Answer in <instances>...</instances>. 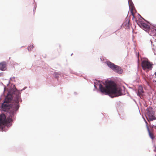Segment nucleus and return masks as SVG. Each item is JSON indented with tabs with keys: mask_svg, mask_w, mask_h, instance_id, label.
Segmentation results:
<instances>
[{
	"mask_svg": "<svg viewBox=\"0 0 156 156\" xmlns=\"http://www.w3.org/2000/svg\"><path fill=\"white\" fill-rule=\"evenodd\" d=\"M13 96L15 98L14 100H12L11 95L6 97L2 105V110L9 112V116L11 118L13 116L14 112L19 108L18 103L20 99V94L18 92L16 91L13 94Z\"/></svg>",
	"mask_w": 156,
	"mask_h": 156,
	"instance_id": "nucleus-1",
	"label": "nucleus"
},
{
	"mask_svg": "<svg viewBox=\"0 0 156 156\" xmlns=\"http://www.w3.org/2000/svg\"><path fill=\"white\" fill-rule=\"evenodd\" d=\"M101 92L105 95H108L112 98L118 97L122 95V90L117 87L116 84L112 81H110L105 86V87L101 84L99 86Z\"/></svg>",
	"mask_w": 156,
	"mask_h": 156,
	"instance_id": "nucleus-2",
	"label": "nucleus"
},
{
	"mask_svg": "<svg viewBox=\"0 0 156 156\" xmlns=\"http://www.w3.org/2000/svg\"><path fill=\"white\" fill-rule=\"evenodd\" d=\"M10 118L9 117L6 119L5 115L3 114L0 115V130H2L5 125L12 121V119Z\"/></svg>",
	"mask_w": 156,
	"mask_h": 156,
	"instance_id": "nucleus-3",
	"label": "nucleus"
},
{
	"mask_svg": "<svg viewBox=\"0 0 156 156\" xmlns=\"http://www.w3.org/2000/svg\"><path fill=\"white\" fill-rule=\"evenodd\" d=\"M107 64L108 66L115 72L120 74H122V70L119 66L115 65L110 62H107Z\"/></svg>",
	"mask_w": 156,
	"mask_h": 156,
	"instance_id": "nucleus-4",
	"label": "nucleus"
},
{
	"mask_svg": "<svg viewBox=\"0 0 156 156\" xmlns=\"http://www.w3.org/2000/svg\"><path fill=\"white\" fill-rule=\"evenodd\" d=\"M147 119L148 121H152L156 119V118L154 116V112L152 108H149L147 111Z\"/></svg>",
	"mask_w": 156,
	"mask_h": 156,
	"instance_id": "nucleus-5",
	"label": "nucleus"
},
{
	"mask_svg": "<svg viewBox=\"0 0 156 156\" xmlns=\"http://www.w3.org/2000/svg\"><path fill=\"white\" fill-rule=\"evenodd\" d=\"M152 64L148 61L144 60L142 62V67L144 70L146 69H151L152 67Z\"/></svg>",
	"mask_w": 156,
	"mask_h": 156,
	"instance_id": "nucleus-6",
	"label": "nucleus"
},
{
	"mask_svg": "<svg viewBox=\"0 0 156 156\" xmlns=\"http://www.w3.org/2000/svg\"><path fill=\"white\" fill-rule=\"evenodd\" d=\"M130 12L131 15H132L133 18H135V15L136 13V11L134 6L131 5L130 7Z\"/></svg>",
	"mask_w": 156,
	"mask_h": 156,
	"instance_id": "nucleus-7",
	"label": "nucleus"
},
{
	"mask_svg": "<svg viewBox=\"0 0 156 156\" xmlns=\"http://www.w3.org/2000/svg\"><path fill=\"white\" fill-rule=\"evenodd\" d=\"M145 122L146 124L147 128L149 133V136L152 140H153L154 138V136L153 132H151L150 131L148 126V123L147 121H145Z\"/></svg>",
	"mask_w": 156,
	"mask_h": 156,
	"instance_id": "nucleus-8",
	"label": "nucleus"
},
{
	"mask_svg": "<svg viewBox=\"0 0 156 156\" xmlns=\"http://www.w3.org/2000/svg\"><path fill=\"white\" fill-rule=\"evenodd\" d=\"M138 25L140 27L143 28L145 30H147L149 28V26L145 23H141L140 24H138Z\"/></svg>",
	"mask_w": 156,
	"mask_h": 156,
	"instance_id": "nucleus-9",
	"label": "nucleus"
},
{
	"mask_svg": "<svg viewBox=\"0 0 156 156\" xmlns=\"http://www.w3.org/2000/svg\"><path fill=\"white\" fill-rule=\"evenodd\" d=\"M6 62H3L0 63V70H5L6 69Z\"/></svg>",
	"mask_w": 156,
	"mask_h": 156,
	"instance_id": "nucleus-10",
	"label": "nucleus"
},
{
	"mask_svg": "<svg viewBox=\"0 0 156 156\" xmlns=\"http://www.w3.org/2000/svg\"><path fill=\"white\" fill-rule=\"evenodd\" d=\"M144 93L142 87L140 86L139 87L138 93L139 96L142 95Z\"/></svg>",
	"mask_w": 156,
	"mask_h": 156,
	"instance_id": "nucleus-11",
	"label": "nucleus"
},
{
	"mask_svg": "<svg viewBox=\"0 0 156 156\" xmlns=\"http://www.w3.org/2000/svg\"><path fill=\"white\" fill-rule=\"evenodd\" d=\"M34 46L33 45H30L28 47V49L29 51H31V49L34 48Z\"/></svg>",
	"mask_w": 156,
	"mask_h": 156,
	"instance_id": "nucleus-12",
	"label": "nucleus"
},
{
	"mask_svg": "<svg viewBox=\"0 0 156 156\" xmlns=\"http://www.w3.org/2000/svg\"><path fill=\"white\" fill-rule=\"evenodd\" d=\"M55 76V77L58 78L59 77L60 74L57 73H54Z\"/></svg>",
	"mask_w": 156,
	"mask_h": 156,
	"instance_id": "nucleus-13",
	"label": "nucleus"
},
{
	"mask_svg": "<svg viewBox=\"0 0 156 156\" xmlns=\"http://www.w3.org/2000/svg\"><path fill=\"white\" fill-rule=\"evenodd\" d=\"M3 76V74L2 73H0V76Z\"/></svg>",
	"mask_w": 156,
	"mask_h": 156,
	"instance_id": "nucleus-14",
	"label": "nucleus"
},
{
	"mask_svg": "<svg viewBox=\"0 0 156 156\" xmlns=\"http://www.w3.org/2000/svg\"><path fill=\"white\" fill-rule=\"evenodd\" d=\"M154 32L155 35L156 36V29L154 30Z\"/></svg>",
	"mask_w": 156,
	"mask_h": 156,
	"instance_id": "nucleus-15",
	"label": "nucleus"
},
{
	"mask_svg": "<svg viewBox=\"0 0 156 156\" xmlns=\"http://www.w3.org/2000/svg\"><path fill=\"white\" fill-rule=\"evenodd\" d=\"M129 21H128V23H127V24H126L127 26H129Z\"/></svg>",
	"mask_w": 156,
	"mask_h": 156,
	"instance_id": "nucleus-16",
	"label": "nucleus"
},
{
	"mask_svg": "<svg viewBox=\"0 0 156 156\" xmlns=\"http://www.w3.org/2000/svg\"><path fill=\"white\" fill-rule=\"evenodd\" d=\"M155 74L156 76V72L155 73Z\"/></svg>",
	"mask_w": 156,
	"mask_h": 156,
	"instance_id": "nucleus-17",
	"label": "nucleus"
},
{
	"mask_svg": "<svg viewBox=\"0 0 156 156\" xmlns=\"http://www.w3.org/2000/svg\"><path fill=\"white\" fill-rule=\"evenodd\" d=\"M154 128H156V126H155V127H154Z\"/></svg>",
	"mask_w": 156,
	"mask_h": 156,
	"instance_id": "nucleus-18",
	"label": "nucleus"
}]
</instances>
